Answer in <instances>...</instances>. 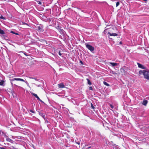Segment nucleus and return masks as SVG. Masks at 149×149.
I'll return each mask as SVG.
<instances>
[{"mask_svg": "<svg viewBox=\"0 0 149 149\" xmlns=\"http://www.w3.org/2000/svg\"><path fill=\"white\" fill-rule=\"evenodd\" d=\"M85 45H86V47L88 49L90 50L91 52H92L94 50V47H93L91 45H90L86 43H85Z\"/></svg>", "mask_w": 149, "mask_h": 149, "instance_id": "f03ea898", "label": "nucleus"}, {"mask_svg": "<svg viewBox=\"0 0 149 149\" xmlns=\"http://www.w3.org/2000/svg\"><path fill=\"white\" fill-rule=\"evenodd\" d=\"M6 139L7 141L11 143H13L14 142L12 140L9 138L8 136H6Z\"/></svg>", "mask_w": 149, "mask_h": 149, "instance_id": "39448f33", "label": "nucleus"}, {"mask_svg": "<svg viewBox=\"0 0 149 149\" xmlns=\"http://www.w3.org/2000/svg\"><path fill=\"white\" fill-rule=\"evenodd\" d=\"M109 63L110 64H111V65L112 67L116 66L118 65V64L117 63H115L109 62Z\"/></svg>", "mask_w": 149, "mask_h": 149, "instance_id": "9b49d317", "label": "nucleus"}, {"mask_svg": "<svg viewBox=\"0 0 149 149\" xmlns=\"http://www.w3.org/2000/svg\"><path fill=\"white\" fill-rule=\"evenodd\" d=\"M109 105L111 108L113 109L114 108L113 106V105H112L111 104H110Z\"/></svg>", "mask_w": 149, "mask_h": 149, "instance_id": "4be33fe9", "label": "nucleus"}, {"mask_svg": "<svg viewBox=\"0 0 149 149\" xmlns=\"http://www.w3.org/2000/svg\"><path fill=\"white\" fill-rule=\"evenodd\" d=\"M89 89L90 90H91V91H93V88L92 87H90V88H89Z\"/></svg>", "mask_w": 149, "mask_h": 149, "instance_id": "cd10ccee", "label": "nucleus"}, {"mask_svg": "<svg viewBox=\"0 0 149 149\" xmlns=\"http://www.w3.org/2000/svg\"><path fill=\"white\" fill-rule=\"evenodd\" d=\"M103 84L104 85H106L107 86H109V85L108 83H107V82L105 81H104L103 82Z\"/></svg>", "mask_w": 149, "mask_h": 149, "instance_id": "a211bd4d", "label": "nucleus"}, {"mask_svg": "<svg viewBox=\"0 0 149 149\" xmlns=\"http://www.w3.org/2000/svg\"><path fill=\"white\" fill-rule=\"evenodd\" d=\"M37 2L39 4L41 5L42 4V2L40 1H38Z\"/></svg>", "mask_w": 149, "mask_h": 149, "instance_id": "bb28decb", "label": "nucleus"}, {"mask_svg": "<svg viewBox=\"0 0 149 149\" xmlns=\"http://www.w3.org/2000/svg\"><path fill=\"white\" fill-rule=\"evenodd\" d=\"M58 54L60 56H61L62 55V54L61 53V52H59Z\"/></svg>", "mask_w": 149, "mask_h": 149, "instance_id": "c85d7f7f", "label": "nucleus"}, {"mask_svg": "<svg viewBox=\"0 0 149 149\" xmlns=\"http://www.w3.org/2000/svg\"><path fill=\"white\" fill-rule=\"evenodd\" d=\"M10 32L12 33H14V34H15L16 35H18V34L17 33H15L13 31H11Z\"/></svg>", "mask_w": 149, "mask_h": 149, "instance_id": "b1692460", "label": "nucleus"}, {"mask_svg": "<svg viewBox=\"0 0 149 149\" xmlns=\"http://www.w3.org/2000/svg\"><path fill=\"white\" fill-rule=\"evenodd\" d=\"M5 81L3 80H1L0 81V86H4Z\"/></svg>", "mask_w": 149, "mask_h": 149, "instance_id": "f8f14e48", "label": "nucleus"}, {"mask_svg": "<svg viewBox=\"0 0 149 149\" xmlns=\"http://www.w3.org/2000/svg\"><path fill=\"white\" fill-rule=\"evenodd\" d=\"M108 34L111 36H118V34L116 33H111L110 32H109Z\"/></svg>", "mask_w": 149, "mask_h": 149, "instance_id": "9d476101", "label": "nucleus"}, {"mask_svg": "<svg viewBox=\"0 0 149 149\" xmlns=\"http://www.w3.org/2000/svg\"><path fill=\"white\" fill-rule=\"evenodd\" d=\"M24 54L25 55L27 56V55H26V54H25V53H24Z\"/></svg>", "mask_w": 149, "mask_h": 149, "instance_id": "f704fd0d", "label": "nucleus"}, {"mask_svg": "<svg viewBox=\"0 0 149 149\" xmlns=\"http://www.w3.org/2000/svg\"><path fill=\"white\" fill-rule=\"evenodd\" d=\"M12 80H13V81L16 80V81H23V82H25L26 84L28 83L26 81H25L23 79H21V78H14V79H12Z\"/></svg>", "mask_w": 149, "mask_h": 149, "instance_id": "7ed1b4c3", "label": "nucleus"}, {"mask_svg": "<svg viewBox=\"0 0 149 149\" xmlns=\"http://www.w3.org/2000/svg\"><path fill=\"white\" fill-rule=\"evenodd\" d=\"M91 148V147L90 146V147H88V148Z\"/></svg>", "mask_w": 149, "mask_h": 149, "instance_id": "c9c22d12", "label": "nucleus"}, {"mask_svg": "<svg viewBox=\"0 0 149 149\" xmlns=\"http://www.w3.org/2000/svg\"><path fill=\"white\" fill-rule=\"evenodd\" d=\"M29 78H30V79H34L35 80H36V81H38V79H36V78H34V77H29Z\"/></svg>", "mask_w": 149, "mask_h": 149, "instance_id": "aec40b11", "label": "nucleus"}, {"mask_svg": "<svg viewBox=\"0 0 149 149\" xmlns=\"http://www.w3.org/2000/svg\"><path fill=\"white\" fill-rule=\"evenodd\" d=\"M144 78L147 80H149V70L144 71L143 72Z\"/></svg>", "mask_w": 149, "mask_h": 149, "instance_id": "f257e3e1", "label": "nucleus"}, {"mask_svg": "<svg viewBox=\"0 0 149 149\" xmlns=\"http://www.w3.org/2000/svg\"><path fill=\"white\" fill-rule=\"evenodd\" d=\"M36 86L38 87H40L41 86V85H36Z\"/></svg>", "mask_w": 149, "mask_h": 149, "instance_id": "7c9ffc66", "label": "nucleus"}, {"mask_svg": "<svg viewBox=\"0 0 149 149\" xmlns=\"http://www.w3.org/2000/svg\"><path fill=\"white\" fill-rule=\"evenodd\" d=\"M137 64L138 65V67L139 68L142 69H146V68L142 65L140 64L139 63H137Z\"/></svg>", "mask_w": 149, "mask_h": 149, "instance_id": "423d86ee", "label": "nucleus"}, {"mask_svg": "<svg viewBox=\"0 0 149 149\" xmlns=\"http://www.w3.org/2000/svg\"><path fill=\"white\" fill-rule=\"evenodd\" d=\"M120 4V3L119 2H117L116 3V6L117 7Z\"/></svg>", "mask_w": 149, "mask_h": 149, "instance_id": "5701e85b", "label": "nucleus"}, {"mask_svg": "<svg viewBox=\"0 0 149 149\" xmlns=\"http://www.w3.org/2000/svg\"><path fill=\"white\" fill-rule=\"evenodd\" d=\"M91 106L92 108V109H93L95 108L94 107L93 104L92 103L91 104Z\"/></svg>", "mask_w": 149, "mask_h": 149, "instance_id": "393cba45", "label": "nucleus"}, {"mask_svg": "<svg viewBox=\"0 0 149 149\" xmlns=\"http://www.w3.org/2000/svg\"><path fill=\"white\" fill-rule=\"evenodd\" d=\"M0 36L2 38V39H3L6 40H8V38L6 35H5V33L3 34L2 35H1Z\"/></svg>", "mask_w": 149, "mask_h": 149, "instance_id": "20e7f679", "label": "nucleus"}, {"mask_svg": "<svg viewBox=\"0 0 149 149\" xmlns=\"http://www.w3.org/2000/svg\"><path fill=\"white\" fill-rule=\"evenodd\" d=\"M145 70H140L139 72V74H143V72H144V71H145Z\"/></svg>", "mask_w": 149, "mask_h": 149, "instance_id": "2eb2a0df", "label": "nucleus"}, {"mask_svg": "<svg viewBox=\"0 0 149 149\" xmlns=\"http://www.w3.org/2000/svg\"><path fill=\"white\" fill-rule=\"evenodd\" d=\"M110 73H112L113 74H116V72L112 70H111V71H110Z\"/></svg>", "mask_w": 149, "mask_h": 149, "instance_id": "6ab92c4d", "label": "nucleus"}, {"mask_svg": "<svg viewBox=\"0 0 149 149\" xmlns=\"http://www.w3.org/2000/svg\"><path fill=\"white\" fill-rule=\"evenodd\" d=\"M58 86L59 88H62L64 87V85L63 83H61L58 84Z\"/></svg>", "mask_w": 149, "mask_h": 149, "instance_id": "ddd939ff", "label": "nucleus"}, {"mask_svg": "<svg viewBox=\"0 0 149 149\" xmlns=\"http://www.w3.org/2000/svg\"><path fill=\"white\" fill-rule=\"evenodd\" d=\"M0 149H6L4 147H0Z\"/></svg>", "mask_w": 149, "mask_h": 149, "instance_id": "c756f323", "label": "nucleus"}, {"mask_svg": "<svg viewBox=\"0 0 149 149\" xmlns=\"http://www.w3.org/2000/svg\"><path fill=\"white\" fill-rule=\"evenodd\" d=\"M0 19H5V18L4 17H3V16H0Z\"/></svg>", "mask_w": 149, "mask_h": 149, "instance_id": "a878e982", "label": "nucleus"}, {"mask_svg": "<svg viewBox=\"0 0 149 149\" xmlns=\"http://www.w3.org/2000/svg\"><path fill=\"white\" fill-rule=\"evenodd\" d=\"M86 80H87V83L88 84L90 85H91L92 83L89 79H87Z\"/></svg>", "mask_w": 149, "mask_h": 149, "instance_id": "dca6fc26", "label": "nucleus"}, {"mask_svg": "<svg viewBox=\"0 0 149 149\" xmlns=\"http://www.w3.org/2000/svg\"><path fill=\"white\" fill-rule=\"evenodd\" d=\"M37 30L40 32H42L43 31V30L42 29V26H39L37 27Z\"/></svg>", "mask_w": 149, "mask_h": 149, "instance_id": "6e6552de", "label": "nucleus"}, {"mask_svg": "<svg viewBox=\"0 0 149 149\" xmlns=\"http://www.w3.org/2000/svg\"><path fill=\"white\" fill-rule=\"evenodd\" d=\"M119 44H122V42L121 41L120 42H119Z\"/></svg>", "mask_w": 149, "mask_h": 149, "instance_id": "72a5a7b5", "label": "nucleus"}, {"mask_svg": "<svg viewBox=\"0 0 149 149\" xmlns=\"http://www.w3.org/2000/svg\"><path fill=\"white\" fill-rule=\"evenodd\" d=\"M12 138L13 139V136H12Z\"/></svg>", "mask_w": 149, "mask_h": 149, "instance_id": "e433bc0d", "label": "nucleus"}, {"mask_svg": "<svg viewBox=\"0 0 149 149\" xmlns=\"http://www.w3.org/2000/svg\"><path fill=\"white\" fill-rule=\"evenodd\" d=\"M5 33L4 31L2 30H1V29H0V34H1V35H2L3 34H5Z\"/></svg>", "mask_w": 149, "mask_h": 149, "instance_id": "f3484780", "label": "nucleus"}, {"mask_svg": "<svg viewBox=\"0 0 149 149\" xmlns=\"http://www.w3.org/2000/svg\"><path fill=\"white\" fill-rule=\"evenodd\" d=\"M11 84H13V83H12V82H11Z\"/></svg>", "mask_w": 149, "mask_h": 149, "instance_id": "4c0bfd02", "label": "nucleus"}, {"mask_svg": "<svg viewBox=\"0 0 149 149\" xmlns=\"http://www.w3.org/2000/svg\"><path fill=\"white\" fill-rule=\"evenodd\" d=\"M148 101L147 100H144L143 101L142 104L144 106H146L148 103Z\"/></svg>", "mask_w": 149, "mask_h": 149, "instance_id": "4468645a", "label": "nucleus"}, {"mask_svg": "<svg viewBox=\"0 0 149 149\" xmlns=\"http://www.w3.org/2000/svg\"><path fill=\"white\" fill-rule=\"evenodd\" d=\"M39 114L44 119H45V114L44 113L41 112H39Z\"/></svg>", "mask_w": 149, "mask_h": 149, "instance_id": "1a4fd4ad", "label": "nucleus"}, {"mask_svg": "<svg viewBox=\"0 0 149 149\" xmlns=\"http://www.w3.org/2000/svg\"><path fill=\"white\" fill-rule=\"evenodd\" d=\"M31 94H32L38 100L41 102H43L40 99L39 97H38V96L36 94L33 93H32Z\"/></svg>", "mask_w": 149, "mask_h": 149, "instance_id": "0eeeda50", "label": "nucleus"}, {"mask_svg": "<svg viewBox=\"0 0 149 149\" xmlns=\"http://www.w3.org/2000/svg\"><path fill=\"white\" fill-rule=\"evenodd\" d=\"M45 121L46 122H47V123H48V121H47V120H45Z\"/></svg>", "mask_w": 149, "mask_h": 149, "instance_id": "473e14b6", "label": "nucleus"}, {"mask_svg": "<svg viewBox=\"0 0 149 149\" xmlns=\"http://www.w3.org/2000/svg\"><path fill=\"white\" fill-rule=\"evenodd\" d=\"M80 63H81V64H82V65H83V62H82V61H80Z\"/></svg>", "mask_w": 149, "mask_h": 149, "instance_id": "2f4dec72", "label": "nucleus"}, {"mask_svg": "<svg viewBox=\"0 0 149 149\" xmlns=\"http://www.w3.org/2000/svg\"><path fill=\"white\" fill-rule=\"evenodd\" d=\"M29 111L30 112L32 113H35V111H33V110H31V109H30L29 110Z\"/></svg>", "mask_w": 149, "mask_h": 149, "instance_id": "412c9836", "label": "nucleus"}]
</instances>
